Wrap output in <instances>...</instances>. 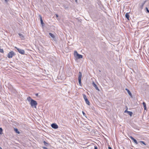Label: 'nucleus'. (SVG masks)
<instances>
[{
    "label": "nucleus",
    "instance_id": "obj_1",
    "mask_svg": "<svg viewBox=\"0 0 149 149\" xmlns=\"http://www.w3.org/2000/svg\"><path fill=\"white\" fill-rule=\"evenodd\" d=\"M27 100L30 102V104L32 107L34 106L35 108H36V106L37 105V103L36 101L32 99L30 97H28Z\"/></svg>",
    "mask_w": 149,
    "mask_h": 149
},
{
    "label": "nucleus",
    "instance_id": "obj_2",
    "mask_svg": "<svg viewBox=\"0 0 149 149\" xmlns=\"http://www.w3.org/2000/svg\"><path fill=\"white\" fill-rule=\"evenodd\" d=\"M74 55L78 59H80L83 58L82 56L81 55L78 54L77 52L76 51L74 52Z\"/></svg>",
    "mask_w": 149,
    "mask_h": 149
},
{
    "label": "nucleus",
    "instance_id": "obj_3",
    "mask_svg": "<svg viewBox=\"0 0 149 149\" xmlns=\"http://www.w3.org/2000/svg\"><path fill=\"white\" fill-rule=\"evenodd\" d=\"M82 77V74L81 73L79 72V74H78V81H79V85L80 86H81V78Z\"/></svg>",
    "mask_w": 149,
    "mask_h": 149
},
{
    "label": "nucleus",
    "instance_id": "obj_4",
    "mask_svg": "<svg viewBox=\"0 0 149 149\" xmlns=\"http://www.w3.org/2000/svg\"><path fill=\"white\" fill-rule=\"evenodd\" d=\"M15 55L13 51H11L8 54L7 56L9 58H10Z\"/></svg>",
    "mask_w": 149,
    "mask_h": 149
},
{
    "label": "nucleus",
    "instance_id": "obj_5",
    "mask_svg": "<svg viewBox=\"0 0 149 149\" xmlns=\"http://www.w3.org/2000/svg\"><path fill=\"white\" fill-rule=\"evenodd\" d=\"M83 96L84 98V100H85V101L86 103L87 104L89 105L90 104V102H89V101H88V100L86 95L84 94H83Z\"/></svg>",
    "mask_w": 149,
    "mask_h": 149
},
{
    "label": "nucleus",
    "instance_id": "obj_6",
    "mask_svg": "<svg viewBox=\"0 0 149 149\" xmlns=\"http://www.w3.org/2000/svg\"><path fill=\"white\" fill-rule=\"evenodd\" d=\"M15 48L19 52L20 54H24L25 52L24 50L20 49L16 47H15Z\"/></svg>",
    "mask_w": 149,
    "mask_h": 149
},
{
    "label": "nucleus",
    "instance_id": "obj_7",
    "mask_svg": "<svg viewBox=\"0 0 149 149\" xmlns=\"http://www.w3.org/2000/svg\"><path fill=\"white\" fill-rule=\"evenodd\" d=\"M51 126L54 129H56L58 127V125L55 123H53L52 124Z\"/></svg>",
    "mask_w": 149,
    "mask_h": 149
},
{
    "label": "nucleus",
    "instance_id": "obj_8",
    "mask_svg": "<svg viewBox=\"0 0 149 149\" xmlns=\"http://www.w3.org/2000/svg\"><path fill=\"white\" fill-rule=\"evenodd\" d=\"M39 17H40L41 24H42V26H44L45 24L43 22L42 17L40 15H39Z\"/></svg>",
    "mask_w": 149,
    "mask_h": 149
},
{
    "label": "nucleus",
    "instance_id": "obj_9",
    "mask_svg": "<svg viewBox=\"0 0 149 149\" xmlns=\"http://www.w3.org/2000/svg\"><path fill=\"white\" fill-rule=\"evenodd\" d=\"M93 86L95 88V89L97 90L98 91H99V90L98 88L97 85L95 83L93 82L92 83Z\"/></svg>",
    "mask_w": 149,
    "mask_h": 149
},
{
    "label": "nucleus",
    "instance_id": "obj_10",
    "mask_svg": "<svg viewBox=\"0 0 149 149\" xmlns=\"http://www.w3.org/2000/svg\"><path fill=\"white\" fill-rule=\"evenodd\" d=\"M146 2V1H145L143 3H142L141 5H140V7L141 9L143 8V7Z\"/></svg>",
    "mask_w": 149,
    "mask_h": 149
},
{
    "label": "nucleus",
    "instance_id": "obj_11",
    "mask_svg": "<svg viewBox=\"0 0 149 149\" xmlns=\"http://www.w3.org/2000/svg\"><path fill=\"white\" fill-rule=\"evenodd\" d=\"M125 17L128 20H130V19H129L130 16L129 14V13H127L125 14Z\"/></svg>",
    "mask_w": 149,
    "mask_h": 149
},
{
    "label": "nucleus",
    "instance_id": "obj_12",
    "mask_svg": "<svg viewBox=\"0 0 149 149\" xmlns=\"http://www.w3.org/2000/svg\"><path fill=\"white\" fill-rule=\"evenodd\" d=\"M125 90L127 91L129 95L131 96H132V94L130 91L127 88H126Z\"/></svg>",
    "mask_w": 149,
    "mask_h": 149
},
{
    "label": "nucleus",
    "instance_id": "obj_13",
    "mask_svg": "<svg viewBox=\"0 0 149 149\" xmlns=\"http://www.w3.org/2000/svg\"><path fill=\"white\" fill-rule=\"evenodd\" d=\"M18 35H19V37H20V38L21 39H23V38H24V36L23 34H22L21 33H18Z\"/></svg>",
    "mask_w": 149,
    "mask_h": 149
},
{
    "label": "nucleus",
    "instance_id": "obj_14",
    "mask_svg": "<svg viewBox=\"0 0 149 149\" xmlns=\"http://www.w3.org/2000/svg\"><path fill=\"white\" fill-rule=\"evenodd\" d=\"M143 106L144 107V110H146L147 109V107H146V103L145 102H143Z\"/></svg>",
    "mask_w": 149,
    "mask_h": 149
},
{
    "label": "nucleus",
    "instance_id": "obj_15",
    "mask_svg": "<svg viewBox=\"0 0 149 149\" xmlns=\"http://www.w3.org/2000/svg\"><path fill=\"white\" fill-rule=\"evenodd\" d=\"M49 35L52 38H53L54 39V38H55V36L53 34H52V33H49Z\"/></svg>",
    "mask_w": 149,
    "mask_h": 149
},
{
    "label": "nucleus",
    "instance_id": "obj_16",
    "mask_svg": "<svg viewBox=\"0 0 149 149\" xmlns=\"http://www.w3.org/2000/svg\"><path fill=\"white\" fill-rule=\"evenodd\" d=\"M14 131L17 134H19L20 133V132L19 131L18 129L17 128H15Z\"/></svg>",
    "mask_w": 149,
    "mask_h": 149
},
{
    "label": "nucleus",
    "instance_id": "obj_17",
    "mask_svg": "<svg viewBox=\"0 0 149 149\" xmlns=\"http://www.w3.org/2000/svg\"><path fill=\"white\" fill-rule=\"evenodd\" d=\"M43 143H44L45 145L47 146H48L49 145V143H47L45 141H44Z\"/></svg>",
    "mask_w": 149,
    "mask_h": 149
},
{
    "label": "nucleus",
    "instance_id": "obj_18",
    "mask_svg": "<svg viewBox=\"0 0 149 149\" xmlns=\"http://www.w3.org/2000/svg\"><path fill=\"white\" fill-rule=\"evenodd\" d=\"M128 113V114L129 115L131 116H132V114H133V113L131 112V111H128V113Z\"/></svg>",
    "mask_w": 149,
    "mask_h": 149
},
{
    "label": "nucleus",
    "instance_id": "obj_19",
    "mask_svg": "<svg viewBox=\"0 0 149 149\" xmlns=\"http://www.w3.org/2000/svg\"><path fill=\"white\" fill-rule=\"evenodd\" d=\"M132 140L136 144H138V143L137 142V141L134 138V139H133Z\"/></svg>",
    "mask_w": 149,
    "mask_h": 149
},
{
    "label": "nucleus",
    "instance_id": "obj_20",
    "mask_svg": "<svg viewBox=\"0 0 149 149\" xmlns=\"http://www.w3.org/2000/svg\"><path fill=\"white\" fill-rule=\"evenodd\" d=\"M139 142L140 143H142V144H143L145 145H146V144L143 141H139Z\"/></svg>",
    "mask_w": 149,
    "mask_h": 149
},
{
    "label": "nucleus",
    "instance_id": "obj_21",
    "mask_svg": "<svg viewBox=\"0 0 149 149\" xmlns=\"http://www.w3.org/2000/svg\"><path fill=\"white\" fill-rule=\"evenodd\" d=\"M3 132V129L1 127H0V134H1Z\"/></svg>",
    "mask_w": 149,
    "mask_h": 149
},
{
    "label": "nucleus",
    "instance_id": "obj_22",
    "mask_svg": "<svg viewBox=\"0 0 149 149\" xmlns=\"http://www.w3.org/2000/svg\"><path fill=\"white\" fill-rule=\"evenodd\" d=\"M3 52H3V49H1L0 48V52L1 53H3Z\"/></svg>",
    "mask_w": 149,
    "mask_h": 149
},
{
    "label": "nucleus",
    "instance_id": "obj_23",
    "mask_svg": "<svg viewBox=\"0 0 149 149\" xmlns=\"http://www.w3.org/2000/svg\"><path fill=\"white\" fill-rule=\"evenodd\" d=\"M146 10L147 12L149 13V10H148V8L146 7Z\"/></svg>",
    "mask_w": 149,
    "mask_h": 149
},
{
    "label": "nucleus",
    "instance_id": "obj_24",
    "mask_svg": "<svg viewBox=\"0 0 149 149\" xmlns=\"http://www.w3.org/2000/svg\"><path fill=\"white\" fill-rule=\"evenodd\" d=\"M130 137L132 140H133V139H134V138L132 136H130Z\"/></svg>",
    "mask_w": 149,
    "mask_h": 149
},
{
    "label": "nucleus",
    "instance_id": "obj_25",
    "mask_svg": "<svg viewBox=\"0 0 149 149\" xmlns=\"http://www.w3.org/2000/svg\"><path fill=\"white\" fill-rule=\"evenodd\" d=\"M42 148L43 149H48L47 148L45 147H42Z\"/></svg>",
    "mask_w": 149,
    "mask_h": 149
},
{
    "label": "nucleus",
    "instance_id": "obj_26",
    "mask_svg": "<svg viewBox=\"0 0 149 149\" xmlns=\"http://www.w3.org/2000/svg\"><path fill=\"white\" fill-rule=\"evenodd\" d=\"M94 149H98L97 147L96 146H95Z\"/></svg>",
    "mask_w": 149,
    "mask_h": 149
},
{
    "label": "nucleus",
    "instance_id": "obj_27",
    "mask_svg": "<svg viewBox=\"0 0 149 149\" xmlns=\"http://www.w3.org/2000/svg\"><path fill=\"white\" fill-rule=\"evenodd\" d=\"M35 95L36 96H37V97H38V93H36L35 94Z\"/></svg>",
    "mask_w": 149,
    "mask_h": 149
},
{
    "label": "nucleus",
    "instance_id": "obj_28",
    "mask_svg": "<svg viewBox=\"0 0 149 149\" xmlns=\"http://www.w3.org/2000/svg\"><path fill=\"white\" fill-rule=\"evenodd\" d=\"M128 111H127V110H125V111L124 112H125V113H126V112L128 113Z\"/></svg>",
    "mask_w": 149,
    "mask_h": 149
},
{
    "label": "nucleus",
    "instance_id": "obj_29",
    "mask_svg": "<svg viewBox=\"0 0 149 149\" xmlns=\"http://www.w3.org/2000/svg\"><path fill=\"white\" fill-rule=\"evenodd\" d=\"M108 149H112V148L109 146L108 147Z\"/></svg>",
    "mask_w": 149,
    "mask_h": 149
},
{
    "label": "nucleus",
    "instance_id": "obj_30",
    "mask_svg": "<svg viewBox=\"0 0 149 149\" xmlns=\"http://www.w3.org/2000/svg\"><path fill=\"white\" fill-rule=\"evenodd\" d=\"M82 113H83V114L84 115H85V113H84V111H82Z\"/></svg>",
    "mask_w": 149,
    "mask_h": 149
},
{
    "label": "nucleus",
    "instance_id": "obj_31",
    "mask_svg": "<svg viewBox=\"0 0 149 149\" xmlns=\"http://www.w3.org/2000/svg\"><path fill=\"white\" fill-rule=\"evenodd\" d=\"M56 17H58V15L57 14H56Z\"/></svg>",
    "mask_w": 149,
    "mask_h": 149
},
{
    "label": "nucleus",
    "instance_id": "obj_32",
    "mask_svg": "<svg viewBox=\"0 0 149 149\" xmlns=\"http://www.w3.org/2000/svg\"><path fill=\"white\" fill-rule=\"evenodd\" d=\"M6 2H7L8 1V0H4Z\"/></svg>",
    "mask_w": 149,
    "mask_h": 149
},
{
    "label": "nucleus",
    "instance_id": "obj_33",
    "mask_svg": "<svg viewBox=\"0 0 149 149\" xmlns=\"http://www.w3.org/2000/svg\"><path fill=\"white\" fill-rule=\"evenodd\" d=\"M77 0H75V2H77Z\"/></svg>",
    "mask_w": 149,
    "mask_h": 149
},
{
    "label": "nucleus",
    "instance_id": "obj_34",
    "mask_svg": "<svg viewBox=\"0 0 149 149\" xmlns=\"http://www.w3.org/2000/svg\"><path fill=\"white\" fill-rule=\"evenodd\" d=\"M0 149H2V148L0 146Z\"/></svg>",
    "mask_w": 149,
    "mask_h": 149
},
{
    "label": "nucleus",
    "instance_id": "obj_35",
    "mask_svg": "<svg viewBox=\"0 0 149 149\" xmlns=\"http://www.w3.org/2000/svg\"><path fill=\"white\" fill-rule=\"evenodd\" d=\"M99 71L100 72H101V71H100V70H99Z\"/></svg>",
    "mask_w": 149,
    "mask_h": 149
}]
</instances>
